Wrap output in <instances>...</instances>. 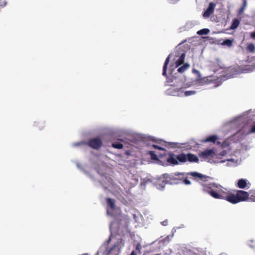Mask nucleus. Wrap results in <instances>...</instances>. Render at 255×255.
Returning a JSON list of instances; mask_svg holds the SVG:
<instances>
[{"instance_id": "nucleus-54", "label": "nucleus", "mask_w": 255, "mask_h": 255, "mask_svg": "<svg viewBox=\"0 0 255 255\" xmlns=\"http://www.w3.org/2000/svg\"><path fill=\"white\" fill-rule=\"evenodd\" d=\"M220 255H224V254H221Z\"/></svg>"}, {"instance_id": "nucleus-45", "label": "nucleus", "mask_w": 255, "mask_h": 255, "mask_svg": "<svg viewBox=\"0 0 255 255\" xmlns=\"http://www.w3.org/2000/svg\"><path fill=\"white\" fill-rule=\"evenodd\" d=\"M251 37L253 39H255V31L251 33Z\"/></svg>"}, {"instance_id": "nucleus-25", "label": "nucleus", "mask_w": 255, "mask_h": 255, "mask_svg": "<svg viewBox=\"0 0 255 255\" xmlns=\"http://www.w3.org/2000/svg\"><path fill=\"white\" fill-rule=\"evenodd\" d=\"M255 69V65H247L243 69V73H248L253 71Z\"/></svg>"}, {"instance_id": "nucleus-37", "label": "nucleus", "mask_w": 255, "mask_h": 255, "mask_svg": "<svg viewBox=\"0 0 255 255\" xmlns=\"http://www.w3.org/2000/svg\"><path fill=\"white\" fill-rule=\"evenodd\" d=\"M6 4V2L5 0H0V8L4 6Z\"/></svg>"}, {"instance_id": "nucleus-8", "label": "nucleus", "mask_w": 255, "mask_h": 255, "mask_svg": "<svg viewBox=\"0 0 255 255\" xmlns=\"http://www.w3.org/2000/svg\"><path fill=\"white\" fill-rule=\"evenodd\" d=\"M179 159L180 162H185L186 161L191 162H197L199 161L198 156L192 153L180 154H179Z\"/></svg>"}, {"instance_id": "nucleus-46", "label": "nucleus", "mask_w": 255, "mask_h": 255, "mask_svg": "<svg viewBox=\"0 0 255 255\" xmlns=\"http://www.w3.org/2000/svg\"><path fill=\"white\" fill-rule=\"evenodd\" d=\"M130 255H136V253H135L134 251H133L131 253V254H130Z\"/></svg>"}, {"instance_id": "nucleus-33", "label": "nucleus", "mask_w": 255, "mask_h": 255, "mask_svg": "<svg viewBox=\"0 0 255 255\" xmlns=\"http://www.w3.org/2000/svg\"><path fill=\"white\" fill-rule=\"evenodd\" d=\"M148 154L150 155L151 158L152 160H156L157 159V156L154 151H148Z\"/></svg>"}, {"instance_id": "nucleus-31", "label": "nucleus", "mask_w": 255, "mask_h": 255, "mask_svg": "<svg viewBox=\"0 0 255 255\" xmlns=\"http://www.w3.org/2000/svg\"><path fill=\"white\" fill-rule=\"evenodd\" d=\"M152 180L151 179L149 178H145L143 179V180L141 181L140 185L141 187H143L144 188H145V186L146 185L148 184V183H151Z\"/></svg>"}, {"instance_id": "nucleus-22", "label": "nucleus", "mask_w": 255, "mask_h": 255, "mask_svg": "<svg viewBox=\"0 0 255 255\" xmlns=\"http://www.w3.org/2000/svg\"><path fill=\"white\" fill-rule=\"evenodd\" d=\"M138 182V177L137 175H131V179L130 181V184L131 187H134L135 186Z\"/></svg>"}, {"instance_id": "nucleus-44", "label": "nucleus", "mask_w": 255, "mask_h": 255, "mask_svg": "<svg viewBox=\"0 0 255 255\" xmlns=\"http://www.w3.org/2000/svg\"><path fill=\"white\" fill-rule=\"evenodd\" d=\"M227 161H232V162H235V163H237L238 162V160H235V159H233V158L228 159H227Z\"/></svg>"}, {"instance_id": "nucleus-35", "label": "nucleus", "mask_w": 255, "mask_h": 255, "mask_svg": "<svg viewBox=\"0 0 255 255\" xmlns=\"http://www.w3.org/2000/svg\"><path fill=\"white\" fill-rule=\"evenodd\" d=\"M112 146L117 149H122L123 145L121 143H114L112 144Z\"/></svg>"}, {"instance_id": "nucleus-32", "label": "nucleus", "mask_w": 255, "mask_h": 255, "mask_svg": "<svg viewBox=\"0 0 255 255\" xmlns=\"http://www.w3.org/2000/svg\"><path fill=\"white\" fill-rule=\"evenodd\" d=\"M247 50L251 53H253L255 51V46L253 43H249L248 44L247 47Z\"/></svg>"}, {"instance_id": "nucleus-52", "label": "nucleus", "mask_w": 255, "mask_h": 255, "mask_svg": "<svg viewBox=\"0 0 255 255\" xmlns=\"http://www.w3.org/2000/svg\"><path fill=\"white\" fill-rule=\"evenodd\" d=\"M82 255H88V254H84Z\"/></svg>"}, {"instance_id": "nucleus-21", "label": "nucleus", "mask_w": 255, "mask_h": 255, "mask_svg": "<svg viewBox=\"0 0 255 255\" xmlns=\"http://www.w3.org/2000/svg\"><path fill=\"white\" fill-rule=\"evenodd\" d=\"M173 54V53L170 54L166 58L165 61L164 62L163 67V73L162 75L163 76H166V70H167V65L169 62L170 58L171 57L172 55Z\"/></svg>"}, {"instance_id": "nucleus-41", "label": "nucleus", "mask_w": 255, "mask_h": 255, "mask_svg": "<svg viewBox=\"0 0 255 255\" xmlns=\"http://www.w3.org/2000/svg\"><path fill=\"white\" fill-rule=\"evenodd\" d=\"M169 144H170V145H174V146H176V145H178V144H180V145H184V143H178V142H169Z\"/></svg>"}, {"instance_id": "nucleus-47", "label": "nucleus", "mask_w": 255, "mask_h": 255, "mask_svg": "<svg viewBox=\"0 0 255 255\" xmlns=\"http://www.w3.org/2000/svg\"><path fill=\"white\" fill-rule=\"evenodd\" d=\"M178 0H172V2H175L177 1Z\"/></svg>"}, {"instance_id": "nucleus-6", "label": "nucleus", "mask_w": 255, "mask_h": 255, "mask_svg": "<svg viewBox=\"0 0 255 255\" xmlns=\"http://www.w3.org/2000/svg\"><path fill=\"white\" fill-rule=\"evenodd\" d=\"M174 57L173 61H174L176 67H177L182 64L184 62L185 53L182 49H177L174 52Z\"/></svg>"}, {"instance_id": "nucleus-19", "label": "nucleus", "mask_w": 255, "mask_h": 255, "mask_svg": "<svg viewBox=\"0 0 255 255\" xmlns=\"http://www.w3.org/2000/svg\"><path fill=\"white\" fill-rule=\"evenodd\" d=\"M218 139V137L216 135H211L210 136H208L204 139L201 140V142L206 143V142H213L215 143L217 139Z\"/></svg>"}, {"instance_id": "nucleus-27", "label": "nucleus", "mask_w": 255, "mask_h": 255, "mask_svg": "<svg viewBox=\"0 0 255 255\" xmlns=\"http://www.w3.org/2000/svg\"><path fill=\"white\" fill-rule=\"evenodd\" d=\"M189 67V64L188 63H185L183 66L178 68L177 71L179 73H183Z\"/></svg>"}, {"instance_id": "nucleus-24", "label": "nucleus", "mask_w": 255, "mask_h": 255, "mask_svg": "<svg viewBox=\"0 0 255 255\" xmlns=\"http://www.w3.org/2000/svg\"><path fill=\"white\" fill-rule=\"evenodd\" d=\"M240 23V21L239 19L238 18H234L232 21L230 29L233 30L236 29L239 26Z\"/></svg>"}, {"instance_id": "nucleus-30", "label": "nucleus", "mask_w": 255, "mask_h": 255, "mask_svg": "<svg viewBox=\"0 0 255 255\" xmlns=\"http://www.w3.org/2000/svg\"><path fill=\"white\" fill-rule=\"evenodd\" d=\"M247 5V2L246 0H243V5L238 10V14H241L243 13L244 11L246 9Z\"/></svg>"}, {"instance_id": "nucleus-36", "label": "nucleus", "mask_w": 255, "mask_h": 255, "mask_svg": "<svg viewBox=\"0 0 255 255\" xmlns=\"http://www.w3.org/2000/svg\"><path fill=\"white\" fill-rule=\"evenodd\" d=\"M217 143L218 144L221 145V146L223 147H226L229 145V144L226 141H224L223 142H221L220 141H218Z\"/></svg>"}, {"instance_id": "nucleus-29", "label": "nucleus", "mask_w": 255, "mask_h": 255, "mask_svg": "<svg viewBox=\"0 0 255 255\" xmlns=\"http://www.w3.org/2000/svg\"><path fill=\"white\" fill-rule=\"evenodd\" d=\"M233 40L230 39H227L224 40L222 43H221L222 45H226L228 47H231L233 45Z\"/></svg>"}, {"instance_id": "nucleus-18", "label": "nucleus", "mask_w": 255, "mask_h": 255, "mask_svg": "<svg viewBox=\"0 0 255 255\" xmlns=\"http://www.w3.org/2000/svg\"><path fill=\"white\" fill-rule=\"evenodd\" d=\"M227 200L233 204L240 202V199L239 200L237 194L236 195L232 194L228 196L227 198Z\"/></svg>"}, {"instance_id": "nucleus-51", "label": "nucleus", "mask_w": 255, "mask_h": 255, "mask_svg": "<svg viewBox=\"0 0 255 255\" xmlns=\"http://www.w3.org/2000/svg\"><path fill=\"white\" fill-rule=\"evenodd\" d=\"M126 154H128V151H125Z\"/></svg>"}, {"instance_id": "nucleus-15", "label": "nucleus", "mask_w": 255, "mask_h": 255, "mask_svg": "<svg viewBox=\"0 0 255 255\" xmlns=\"http://www.w3.org/2000/svg\"><path fill=\"white\" fill-rule=\"evenodd\" d=\"M240 202L245 201L249 197V193L247 192L240 190L237 193Z\"/></svg>"}, {"instance_id": "nucleus-4", "label": "nucleus", "mask_w": 255, "mask_h": 255, "mask_svg": "<svg viewBox=\"0 0 255 255\" xmlns=\"http://www.w3.org/2000/svg\"><path fill=\"white\" fill-rule=\"evenodd\" d=\"M84 143V142H77L75 143L74 145L79 146ZM85 144L93 149L98 150L102 147L103 142L99 137H95L90 139Z\"/></svg>"}, {"instance_id": "nucleus-2", "label": "nucleus", "mask_w": 255, "mask_h": 255, "mask_svg": "<svg viewBox=\"0 0 255 255\" xmlns=\"http://www.w3.org/2000/svg\"><path fill=\"white\" fill-rule=\"evenodd\" d=\"M154 140V138L153 136L145 135V134H141L135 132L132 130L128 129V144H129V141L132 143H137L138 142H143L148 146H151L152 147L155 149H158L159 150H163L164 148L162 147L159 146L154 144H150V143H148L149 141L153 142Z\"/></svg>"}, {"instance_id": "nucleus-53", "label": "nucleus", "mask_w": 255, "mask_h": 255, "mask_svg": "<svg viewBox=\"0 0 255 255\" xmlns=\"http://www.w3.org/2000/svg\"><path fill=\"white\" fill-rule=\"evenodd\" d=\"M159 255V254H156V255Z\"/></svg>"}, {"instance_id": "nucleus-7", "label": "nucleus", "mask_w": 255, "mask_h": 255, "mask_svg": "<svg viewBox=\"0 0 255 255\" xmlns=\"http://www.w3.org/2000/svg\"><path fill=\"white\" fill-rule=\"evenodd\" d=\"M130 213L134 223L136 224L135 227H142L143 225V217L140 213L137 210H132L130 211Z\"/></svg>"}, {"instance_id": "nucleus-14", "label": "nucleus", "mask_w": 255, "mask_h": 255, "mask_svg": "<svg viewBox=\"0 0 255 255\" xmlns=\"http://www.w3.org/2000/svg\"><path fill=\"white\" fill-rule=\"evenodd\" d=\"M214 154V150L213 149H206L199 153V156L201 158H206L210 156H213Z\"/></svg>"}, {"instance_id": "nucleus-16", "label": "nucleus", "mask_w": 255, "mask_h": 255, "mask_svg": "<svg viewBox=\"0 0 255 255\" xmlns=\"http://www.w3.org/2000/svg\"><path fill=\"white\" fill-rule=\"evenodd\" d=\"M212 186H215V188L217 189L218 192L220 193V194L222 195L223 196L224 195L227 194L228 193V190L219 184L213 183Z\"/></svg>"}, {"instance_id": "nucleus-38", "label": "nucleus", "mask_w": 255, "mask_h": 255, "mask_svg": "<svg viewBox=\"0 0 255 255\" xmlns=\"http://www.w3.org/2000/svg\"><path fill=\"white\" fill-rule=\"evenodd\" d=\"M141 249V246L140 244L139 243H137L136 245V250H137L139 252V253H140Z\"/></svg>"}, {"instance_id": "nucleus-48", "label": "nucleus", "mask_w": 255, "mask_h": 255, "mask_svg": "<svg viewBox=\"0 0 255 255\" xmlns=\"http://www.w3.org/2000/svg\"><path fill=\"white\" fill-rule=\"evenodd\" d=\"M166 239H168V241L170 240V239H169V236H168Z\"/></svg>"}, {"instance_id": "nucleus-1", "label": "nucleus", "mask_w": 255, "mask_h": 255, "mask_svg": "<svg viewBox=\"0 0 255 255\" xmlns=\"http://www.w3.org/2000/svg\"><path fill=\"white\" fill-rule=\"evenodd\" d=\"M251 111H249L246 113L235 117L227 121L224 126L226 127L236 128L237 129V133L242 132L246 135L251 133H255V125L247 130L244 129L246 128L248 118H251Z\"/></svg>"}, {"instance_id": "nucleus-23", "label": "nucleus", "mask_w": 255, "mask_h": 255, "mask_svg": "<svg viewBox=\"0 0 255 255\" xmlns=\"http://www.w3.org/2000/svg\"><path fill=\"white\" fill-rule=\"evenodd\" d=\"M188 174L190 175L193 177H198L202 180L206 179L207 178V176L206 175H203L201 173L197 172H191L189 173Z\"/></svg>"}, {"instance_id": "nucleus-42", "label": "nucleus", "mask_w": 255, "mask_h": 255, "mask_svg": "<svg viewBox=\"0 0 255 255\" xmlns=\"http://www.w3.org/2000/svg\"><path fill=\"white\" fill-rule=\"evenodd\" d=\"M161 225L164 226H166L168 224V220H165L161 223Z\"/></svg>"}, {"instance_id": "nucleus-39", "label": "nucleus", "mask_w": 255, "mask_h": 255, "mask_svg": "<svg viewBox=\"0 0 255 255\" xmlns=\"http://www.w3.org/2000/svg\"><path fill=\"white\" fill-rule=\"evenodd\" d=\"M183 183L186 185L191 184V182L187 178H185L183 181Z\"/></svg>"}, {"instance_id": "nucleus-12", "label": "nucleus", "mask_w": 255, "mask_h": 255, "mask_svg": "<svg viewBox=\"0 0 255 255\" xmlns=\"http://www.w3.org/2000/svg\"><path fill=\"white\" fill-rule=\"evenodd\" d=\"M189 86L190 85L188 84H184L183 85L182 87V97H188L196 94V91L195 90H185V89Z\"/></svg>"}, {"instance_id": "nucleus-9", "label": "nucleus", "mask_w": 255, "mask_h": 255, "mask_svg": "<svg viewBox=\"0 0 255 255\" xmlns=\"http://www.w3.org/2000/svg\"><path fill=\"white\" fill-rule=\"evenodd\" d=\"M166 93L170 96L182 97V87L179 88H170L166 90Z\"/></svg>"}, {"instance_id": "nucleus-3", "label": "nucleus", "mask_w": 255, "mask_h": 255, "mask_svg": "<svg viewBox=\"0 0 255 255\" xmlns=\"http://www.w3.org/2000/svg\"><path fill=\"white\" fill-rule=\"evenodd\" d=\"M213 183L206 182L201 185L203 187L202 190L204 193L209 194L215 199H222V195H220L218 190L215 188V186H212Z\"/></svg>"}, {"instance_id": "nucleus-11", "label": "nucleus", "mask_w": 255, "mask_h": 255, "mask_svg": "<svg viewBox=\"0 0 255 255\" xmlns=\"http://www.w3.org/2000/svg\"><path fill=\"white\" fill-rule=\"evenodd\" d=\"M120 252V249L118 245H114L110 248H107L104 252L105 255H118Z\"/></svg>"}, {"instance_id": "nucleus-50", "label": "nucleus", "mask_w": 255, "mask_h": 255, "mask_svg": "<svg viewBox=\"0 0 255 255\" xmlns=\"http://www.w3.org/2000/svg\"><path fill=\"white\" fill-rule=\"evenodd\" d=\"M107 214H109V212L108 209H107Z\"/></svg>"}, {"instance_id": "nucleus-5", "label": "nucleus", "mask_w": 255, "mask_h": 255, "mask_svg": "<svg viewBox=\"0 0 255 255\" xmlns=\"http://www.w3.org/2000/svg\"><path fill=\"white\" fill-rule=\"evenodd\" d=\"M183 175L181 173H175L171 174H163V178L165 179L166 183L169 184H176L180 183L181 179L180 176Z\"/></svg>"}, {"instance_id": "nucleus-26", "label": "nucleus", "mask_w": 255, "mask_h": 255, "mask_svg": "<svg viewBox=\"0 0 255 255\" xmlns=\"http://www.w3.org/2000/svg\"><path fill=\"white\" fill-rule=\"evenodd\" d=\"M247 186V180L244 179H241L238 182V186L240 188L244 189Z\"/></svg>"}, {"instance_id": "nucleus-43", "label": "nucleus", "mask_w": 255, "mask_h": 255, "mask_svg": "<svg viewBox=\"0 0 255 255\" xmlns=\"http://www.w3.org/2000/svg\"><path fill=\"white\" fill-rule=\"evenodd\" d=\"M253 242V241L252 240H250L249 241H248V245L251 247V248H255V246L254 245H253L252 244H251V243Z\"/></svg>"}, {"instance_id": "nucleus-13", "label": "nucleus", "mask_w": 255, "mask_h": 255, "mask_svg": "<svg viewBox=\"0 0 255 255\" xmlns=\"http://www.w3.org/2000/svg\"><path fill=\"white\" fill-rule=\"evenodd\" d=\"M179 155L176 156L175 154H170L167 159V161L172 164L176 165L178 164V162H179Z\"/></svg>"}, {"instance_id": "nucleus-10", "label": "nucleus", "mask_w": 255, "mask_h": 255, "mask_svg": "<svg viewBox=\"0 0 255 255\" xmlns=\"http://www.w3.org/2000/svg\"><path fill=\"white\" fill-rule=\"evenodd\" d=\"M215 7L216 4L214 2H210L207 9L203 13V16L205 18L209 17L213 13L215 9Z\"/></svg>"}, {"instance_id": "nucleus-20", "label": "nucleus", "mask_w": 255, "mask_h": 255, "mask_svg": "<svg viewBox=\"0 0 255 255\" xmlns=\"http://www.w3.org/2000/svg\"><path fill=\"white\" fill-rule=\"evenodd\" d=\"M106 202L108 206L112 210H114L116 209L115 200L110 198H106Z\"/></svg>"}, {"instance_id": "nucleus-17", "label": "nucleus", "mask_w": 255, "mask_h": 255, "mask_svg": "<svg viewBox=\"0 0 255 255\" xmlns=\"http://www.w3.org/2000/svg\"><path fill=\"white\" fill-rule=\"evenodd\" d=\"M166 184L167 183H166L165 179L163 178V177L162 179L157 180L155 183L156 188L159 190H163Z\"/></svg>"}, {"instance_id": "nucleus-49", "label": "nucleus", "mask_w": 255, "mask_h": 255, "mask_svg": "<svg viewBox=\"0 0 255 255\" xmlns=\"http://www.w3.org/2000/svg\"><path fill=\"white\" fill-rule=\"evenodd\" d=\"M224 162H225V161H224V160H222V161H221V162H221V163H224Z\"/></svg>"}, {"instance_id": "nucleus-28", "label": "nucleus", "mask_w": 255, "mask_h": 255, "mask_svg": "<svg viewBox=\"0 0 255 255\" xmlns=\"http://www.w3.org/2000/svg\"><path fill=\"white\" fill-rule=\"evenodd\" d=\"M210 29L208 28H203L198 30L197 34L199 35H207L210 32Z\"/></svg>"}, {"instance_id": "nucleus-34", "label": "nucleus", "mask_w": 255, "mask_h": 255, "mask_svg": "<svg viewBox=\"0 0 255 255\" xmlns=\"http://www.w3.org/2000/svg\"><path fill=\"white\" fill-rule=\"evenodd\" d=\"M195 25V23L193 21H188L186 23L185 25V29H189V28L192 27Z\"/></svg>"}, {"instance_id": "nucleus-40", "label": "nucleus", "mask_w": 255, "mask_h": 255, "mask_svg": "<svg viewBox=\"0 0 255 255\" xmlns=\"http://www.w3.org/2000/svg\"><path fill=\"white\" fill-rule=\"evenodd\" d=\"M227 153V152L226 150H223L219 153V155L223 156H225Z\"/></svg>"}]
</instances>
